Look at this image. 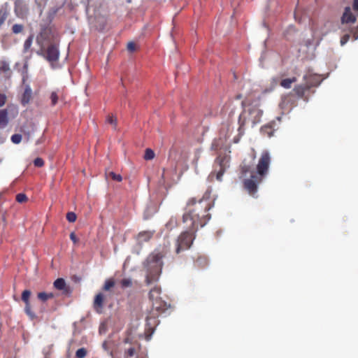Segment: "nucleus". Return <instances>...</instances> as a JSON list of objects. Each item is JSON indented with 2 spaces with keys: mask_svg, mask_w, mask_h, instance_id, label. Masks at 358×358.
Segmentation results:
<instances>
[{
  "mask_svg": "<svg viewBox=\"0 0 358 358\" xmlns=\"http://www.w3.org/2000/svg\"><path fill=\"white\" fill-rule=\"evenodd\" d=\"M210 194V192L206 191L202 198H191L187 201L182 221L187 227H190L192 231H197L199 227H203L210 219L208 213L212 208Z\"/></svg>",
  "mask_w": 358,
  "mask_h": 358,
  "instance_id": "nucleus-1",
  "label": "nucleus"
},
{
  "mask_svg": "<svg viewBox=\"0 0 358 358\" xmlns=\"http://www.w3.org/2000/svg\"><path fill=\"white\" fill-rule=\"evenodd\" d=\"M166 253V249H156L147 257L144 266L146 269L145 282L148 285L158 280L163 266L162 259Z\"/></svg>",
  "mask_w": 358,
  "mask_h": 358,
  "instance_id": "nucleus-2",
  "label": "nucleus"
},
{
  "mask_svg": "<svg viewBox=\"0 0 358 358\" xmlns=\"http://www.w3.org/2000/svg\"><path fill=\"white\" fill-rule=\"evenodd\" d=\"M263 111L257 106H255L248 109L243 110L238 117V131L241 134V130L247 123H250L252 127L255 126L261 122Z\"/></svg>",
  "mask_w": 358,
  "mask_h": 358,
  "instance_id": "nucleus-3",
  "label": "nucleus"
},
{
  "mask_svg": "<svg viewBox=\"0 0 358 358\" xmlns=\"http://www.w3.org/2000/svg\"><path fill=\"white\" fill-rule=\"evenodd\" d=\"M187 229L188 230L182 232L177 239L176 252L178 254L189 249L195 238L196 231H192L190 227H187Z\"/></svg>",
  "mask_w": 358,
  "mask_h": 358,
  "instance_id": "nucleus-4",
  "label": "nucleus"
},
{
  "mask_svg": "<svg viewBox=\"0 0 358 358\" xmlns=\"http://www.w3.org/2000/svg\"><path fill=\"white\" fill-rule=\"evenodd\" d=\"M36 54L44 57L50 63L57 62L59 57V51L56 44H50L47 48L43 45H41V48L36 51Z\"/></svg>",
  "mask_w": 358,
  "mask_h": 358,
  "instance_id": "nucleus-5",
  "label": "nucleus"
},
{
  "mask_svg": "<svg viewBox=\"0 0 358 358\" xmlns=\"http://www.w3.org/2000/svg\"><path fill=\"white\" fill-rule=\"evenodd\" d=\"M263 181L261 176L255 173L251 174L250 178L243 180V187L252 197H257L258 185Z\"/></svg>",
  "mask_w": 358,
  "mask_h": 358,
  "instance_id": "nucleus-6",
  "label": "nucleus"
},
{
  "mask_svg": "<svg viewBox=\"0 0 358 358\" xmlns=\"http://www.w3.org/2000/svg\"><path fill=\"white\" fill-rule=\"evenodd\" d=\"M270 163L271 156L269 152L266 150L263 151L257 165V173L255 174L261 176L264 179L268 173Z\"/></svg>",
  "mask_w": 358,
  "mask_h": 358,
  "instance_id": "nucleus-7",
  "label": "nucleus"
},
{
  "mask_svg": "<svg viewBox=\"0 0 358 358\" xmlns=\"http://www.w3.org/2000/svg\"><path fill=\"white\" fill-rule=\"evenodd\" d=\"M31 294V291L25 289L22 293V300L25 303L24 311L26 314L31 318L34 319L36 317L35 313L31 310L29 298Z\"/></svg>",
  "mask_w": 358,
  "mask_h": 358,
  "instance_id": "nucleus-8",
  "label": "nucleus"
},
{
  "mask_svg": "<svg viewBox=\"0 0 358 358\" xmlns=\"http://www.w3.org/2000/svg\"><path fill=\"white\" fill-rule=\"evenodd\" d=\"M53 286L56 289L62 291V294L65 296H69L72 292L71 287L66 283L64 278H57L55 280Z\"/></svg>",
  "mask_w": 358,
  "mask_h": 358,
  "instance_id": "nucleus-9",
  "label": "nucleus"
},
{
  "mask_svg": "<svg viewBox=\"0 0 358 358\" xmlns=\"http://www.w3.org/2000/svg\"><path fill=\"white\" fill-rule=\"evenodd\" d=\"M106 299V295L104 294L102 292L98 293L95 296L93 301V308L94 310L97 313H102L103 307H104V302Z\"/></svg>",
  "mask_w": 358,
  "mask_h": 358,
  "instance_id": "nucleus-10",
  "label": "nucleus"
},
{
  "mask_svg": "<svg viewBox=\"0 0 358 358\" xmlns=\"http://www.w3.org/2000/svg\"><path fill=\"white\" fill-rule=\"evenodd\" d=\"M303 79L306 84L310 85V88L318 85L321 82L320 76L316 74H306Z\"/></svg>",
  "mask_w": 358,
  "mask_h": 358,
  "instance_id": "nucleus-11",
  "label": "nucleus"
},
{
  "mask_svg": "<svg viewBox=\"0 0 358 358\" xmlns=\"http://www.w3.org/2000/svg\"><path fill=\"white\" fill-rule=\"evenodd\" d=\"M356 21V17L352 13L350 7H346L341 17V22L344 23H354Z\"/></svg>",
  "mask_w": 358,
  "mask_h": 358,
  "instance_id": "nucleus-12",
  "label": "nucleus"
},
{
  "mask_svg": "<svg viewBox=\"0 0 358 358\" xmlns=\"http://www.w3.org/2000/svg\"><path fill=\"white\" fill-rule=\"evenodd\" d=\"M51 33L50 28L44 27L41 28L39 34L37 36L36 42L38 45H43V41L49 39Z\"/></svg>",
  "mask_w": 358,
  "mask_h": 358,
  "instance_id": "nucleus-13",
  "label": "nucleus"
},
{
  "mask_svg": "<svg viewBox=\"0 0 358 358\" xmlns=\"http://www.w3.org/2000/svg\"><path fill=\"white\" fill-rule=\"evenodd\" d=\"M229 157L225 155H219L215 160V165L219 166V168H224L226 170L229 167Z\"/></svg>",
  "mask_w": 358,
  "mask_h": 358,
  "instance_id": "nucleus-14",
  "label": "nucleus"
},
{
  "mask_svg": "<svg viewBox=\"0 0 358 358\" xmlns=\"http://www.w3.org/2000/svg\"><path fill=\"white\" fill-rule=\"evenodd\" d=\"M152 303V309L157 312H164L169 307V305L162 298L155 300Z\"/></svg>",
  "mask_w": 358,
  "mask_h": 358,
  "instance_id": "nucleus-15",
  "label": "nucleus"
},
{
  "mask_svg": "<svg viewBox=\"0 0 358 358\" xmlns=\"http://www.w3.org/2000/svg\"><path fill=\"white\" fill-rule=\"evenodd\" d=\"M308 90H310V85H308L306 84L298 85L294 87V88L293 89V92L298 97L302 99L304 97L306 92H307Z\"/></svg>",
  "mask_w": 358,
  "mask_h": 358,
  "instance_id": "nucleus-16",
  "label": "nucleus"
},
{
  "mask_svg": "<svg viewBox=\"0 0 358 358\" xmlns=\"http://www.w3.org/2000/svg\"><path fill=\"white\" fill-rule=\"evenodd\" d=\"M154 231H143L138 233L137 239L139 242H148L153 236Z\"/></svg>",
  "mask_w": 358,
  "mask_h": 358,
  "instance_id": "nucleus-17",
  "label": "nucleus"
},
{
  "mask_svg": "<svg viewBox=\"0 0 358 358\" xmlns=\"http://www.w3.org/2000/svg\"><path fill=\"white\" fill-rule=\"evenodd\" d=\"M9 122L7 109H0V128L6 127Z\"/></svg>",
  "mask_w": 358,
  "mask_h": 358,
  "instance_id": "nucleus-18",
  "label": "nucleus"
},
{
  "mask_svg": "<svg viewBox=\"0 0 358 358\" xmlns=\"http://www.w3.org/2000/svg\"><path fill=\"white\" fill-rule=\"evenodd\" d=\"M32 97V90L29 85H27L22 97V103L24 106L27 104Z\"/></svg>",
  "mask_w": 358,
  "mask_h": 358,
  "instance_id": "nucleus-19",
  "label": "nucleus"
},
{
  "mask_svg": "<svg viewBox=\"0 0 358 358\" xmlns=\"http://www.w3.org/2000/svg\"><path fill=\"white\" fill-rule=\"evenodd\" d=\"M275 132V129L272 124H266L263 126L261 128V133L263 136H266L267 137H271L273 136V134Z\"/></svg>",
  "mask_w": 358,
  "mask_h": 358,
  "instance_id": "nucleus-20",
  "label": "nucleus"
},
{
  "mask_svg": "<svg viewBox=\"0 0 358 358\" xmlns=\"http://www.w3.org/2000/svg\"><path fill=\"white\" fill-rule=\"evenodd\" d=\"M161 294V288L159 287L155 286L153 287L149 293L150 299L152 301L160 299Z\"/></svg>",
  "mask_w": 358,
  "mask_h": 358,
  "instance_id": "nucleus-21",
  "label": "nucleus"
},
{
  "mask_svg": "<svg viewBox=\"0 0 358 358\" xmlns=\"http://www.w3.org/2000/svg\"><path fill=\"white\" fill-rule=\"evenodd\" d=\"M297 79L296 77L291 78H285L281 80L280 85L285 89H289L292 87V84L296 82Z\"/></svg>",
  "mask_w": 358,
  "mask_h": 358,
  "instance_id": "nucleus-22",
  "label": "nucleus"
},
{
  "mask_svg": "<svg viewBox=\"0 0 358 358\" xmlns=\"http://www.w3.org/2000/svg\"><path fill=\"white\" fill-rule=\"evenodd\" d=\"M60 94H61V92L59 90L52 91L50 93V99L51 100V105L52 106H55L58 103V100H59Z\"/></svg>",
  "mask_w": 358,
  "mask_h": 358,
  "instance_id": "nucleus-23",
  "label": "nucleus"
},
{
  "mask_svg": "<svg viewBox=\"0 0 358 358\" xmlns=\"http://www.w3.org/2000/svg\"><path fill=\"white\" fill-rule=\"evenodd\" d=\"M137 349L134 347L129 348L124 352V358H137Z\"/></svg>",
  "mask_w": 358,
  "mask_h": 358,
  "instance_id": "nucleus-24",
  "label": "nucleus"
},
{
  "mask_svg": "<svg viewBox=\"0 0 358 358\" xmlns=\"http://www.w3.org/2000/svg\"><path fill=\"white\" fill-rule=\"evenodd\" d=\"M38 299H40L42 301H46L47 300L50 299H52L55 297V295L53 293H46V292H39L37 295Z\"/></svg>",
  "mask_w": 358,
  "mask_h": 358,
  "instance_id": "nucleus-25",
  "label": "nucleus"
},
{
  "mask_svg": "<svg viewBox=\"0 0 358 358\" xmlns=\"http://www.w3.org/2000/svg\"><path fill=\"white\" fill-rule=\"evenodd\" d=\"M34 40V36L30 35L24 41V45H23V52L25 53L27 52L30 48L32 45Z\"/></svg>",
  "mask_w": 358,
  "mask_h": 358,
  "instance_id": "nucleus-26",
  "label": "nucleus"
},
{
  "mask_svg": "<svg viewBox=\"0 0 358 358\" xmlns=\"http://www.w3.org/2000/svg\"><path fill=\"white\" fill-rule=\"evenodd\" d=\"M115 286V280L113 278H109L105 281V283L103 286V291H110L111 288Z\"/></svg>",
  "mask_w": 358,
  "mask_h": 358,
  "instance_id": "nucleus-27",
  "label": "nucleus"
},
{
  "mask_svg": "<svg viewBox=\"0 0 358 358\" xmlns=\"http://www.w3.org/2000/svg\"><path fill=\"white\" fill-rule=\"evenodd\" d=\"M122 288L131 287L133 285L132 280L130 278H124L120 281Z\"/></svg>",
  "mask_w": 358,
  "mask_h": 358,
  "instance_id": "nucleus-28",
  "label": "nucleus"
},
{
  "mask_svg": "<svg viewBox=\"0 0 358 358\" xmlns=\"http://www.w3.org/2000/svg\"><path fill=\"white\" fill-rule=\"evenodd\" d=\"M106 122L113 126L114 129L117 127V118L113 115H109L106 118Z\"/></svg>",
  "mask_w": 358,
  "mask_h": 358,
  "instance_id": "nucleus-29",
  "label": "nucleus"
},
{
  "mask_svg": "<svg viewBox=\"0 0 358 358\" xmlns=\"http://www.w3.org/2000/svg\"><path fill=\"white\" fill-rule=\"evenodd\" d=\"M155 157V152L152 150L147 148L145 151L144 159L145 160H151Z\"/></svg>",
  "mask_w": 358,
  "mask_h": 358,
  "instance_id": "nucleus-30",
  "label": "nucleus"
},
{
  "mask_svg": "<svg viewBox=\"0 0 358 358\" xmlns=\"http://www.w3.org/2000/svg\"><path fill=\"white\" fill-rule=\"evenodd\" d=\"M87 355V350L84 348L78 349L76 352V357L77 358H85Z\"/></svg>",
  "mask_w": 358,
  "mask_h": 358,
  "instance_id": "nucleus-31",
  "label": "nucleus"
},
{
  "mask_svg": "<svg viewBox=\"0 0 358 358\" xmlns=\"http://www.w3.org/2000/svg\"><path fill=\"white\" fill-rule=\"evenodd\" d=\"M108 176L109 177L111 178V179H113V180H115V181H117V182H121L122 180V177L121 175L120 174H117L113 171L110 172L108 173Z\"/></svg>",
  "mask_w": 358,
  "mask_h": 358,
  "instance_id": "nucleus-32",
  "label": "nucleus"
},
{
  "mask_svg": "<svg viewBox=\"0 0 358 358\" xmlns=\"http://www.w3.org/2000/svg\"><path fill=\"white\" fill-rule=\"evenodd\" d=\"M22 141V135L15 134L11 136V141L15 144H18Z\"/></svg>",
  "mask_w": 358,
  "mask_h": 358,
  "instance_id": "nucleus-33",
  "label": "nucleus"
},
{
  "mask_svg": "<svg viewBox=\"0 0 358 358\" xmlns=\"http://www.w3.org/2000/svg\"><path fill=\"white\" fill-rule=\"evenodd\" d=\"M16 201L18 203H23L27 201V196L26 194L20 193L16 195Z\"/></svg>",
  "mask_w": 358,
  "mask_h": 358,
  "instance_id": "nucleus-34",
  "label": "nucleus"
},
{
  "mask_svg": "<svg viewBox=\"0 0 358 358\" xmlns=\"http://www.w3.org/2000/svg\"><path fill=\"white\" fill-rule=\"evenodd\" d=\"M77 216L73 212H69L66 214V220L69 222H74L76 220Z\"/></svg>",
  "mask_w": 358,
  "mask_h": 358,
  "instance_id": "nucleus-35",
  "label": "nucleus"
},
{
  "mask_svg": "<svg viewBox=\"0 0 358 358\" xmlns=\"http://www.w3.org/2000/svg\"><path fill=\"white\" fill-rule=\"evenodd\" d=\"M23 30V26L22 24H15L12 27V31L14 34H19Z\"/></svg>",
  "mask_w": 358,
  "mask_h": 358,
  "instance_id": "nucleus-36",
  "label": "nucleus"
},
{
  "mask_svg": "<svg viewBox=\"0 0 358 358\" xmlns=\"http://www.w3.org/2000/svg\"><path fill=\"white\" fill-rule=\"evenodd\" d=\"M34 164L36 167H42L44 165V161L42 158L37 157L34 160Z\"/></svg>",
  "mask_w": 358,
  "mask_h": 358,
  "instance_id": "nucleus-37",
  "label": "nucleus"
},
{
  "mask_svg": "<svg viewBox=\"0 0 358 358\" xmlns=\"http://www.w3.org/2000/svg\"><path fill=\"white\" fill-rule=\"evenodd\" d=\"M0 71L2 72H8L10 71V67L8 63L2 62L0 66Z\"/></svg>",
  "mask_w": 358,
  "mask_h": 358,
  "instance_id": "nucleus-38",
  "label": "nucleus"
},
{
  "mask_svg": "<svg viewBox=\"0 0 358 358\" xmlns=\"http://www.w3.org/2000/svg\"><path fill=\"white\" fill-rule=\"evenodd\" d=\"M226 170L224 169V168H220L217 171L216 173V178L217 180L221 181L223 174L224 173Z\"/></svg>",
  "mask_w": 358,
  "mask_h": 358,
  "instance_id": "nucleus-39",
  "label": "nucleus"
},
{
  "mask_svg": "<svg viewBox=\"0 0 358 358\" xmlns=\"http://www.w3.org/2000/svg\"><path fill=\"white\" fill-rule=\"evenodd\" d=\"M7 101V96L5 94L0 92V108L3 106Z\"/></svg>",
  "mask_w": 358,
  "mask_h": 358,
  "instance_id": "nucleus-40",
  "label": "nucleus"
},
{
  "mask_svg": "<svg viewBox=\"0 0 358 358\" xmlns=\"http://www.w3.org/2000/svg\"><path fill=\"white\" fill-rule=\"evenodd\" d=\"M350 35L349 34L343 35L341 38V45H344L350 40Z\"/></svg>",
  "mask_w": 358,
  "mask_h": 358,
  "instance_id": "nucleus-41",
  "label": "nucleus"
},
{
  "mask_svg": "<svg viewBox=\"0 0 358 358\" xmlns=\"http://www.w3.org/2000/svg\"><path fill=\"white\" fill-rule=\"evenodd\" d=\"M6 17H7L6 13L1 10L0 11V27L3 24Z\"/></svg>",
  "mask_w": 358,
  "mask_h": 358,
  "instance_id": "nucleus-42",
  "label": "nucleus"
},
{
  "mask_svg": "<svg viewBox=\"0 0 358 358\" xmlns=\"http://www.w3.org/2000/svg\"><path fill=\"white\" fill-rule=\"evenodd\" d=\"M351 34L355 41L358 38V26L351 29Z\"/></svg>",
  "mask_w": 358,
  "mask_h": 358,
  "instance_id": "nucleus-43",
  "label": "nucleus"
},
{
  "mask_svg": "<svg viewBox=\"0 0 358 358\" xmlns=\"http://www.w3.org/2000/svg\"><path fill=\"white\" fill-rule=\"evenodd\" d=\"M176 223H177V221L175 218H171L170 220L168 222V223L166 224V227H170V228H172L175 225H176Z\"/></svg>",
  "mask_w": 358,
  "mask_h": 358,
  "instance_id": "nucleus-44",
  "label": "nucleus"
},
{
  "mask_svg": "<svg viewBox=\"0 0 358 358\" xmlns=\"http://www.w3.org/2000/svg\"><path fill=\"white\" fill-rule=\"evenodd\" d=\"M241 174L243 176H245L248 172L250 171V166L247 165L242 166L241 168Z\"/></svg>",
  "mask_w": 358,
  "mask_h": 358,
  "instance_id": "nucleus-45",
  "label": "nucleus"
},
{
  "mask_svg": "<svg viewBox=\"0 0 358 358\" xmlns=\"http://www.w3.org/2000/svg\"><path fill=\"white\" fill-rule=\"evenodd\" d=\"M127 50L130 52H133L136 50V44L134 42H129L127 44Z\"/></svg>",
  "mask_w": 358,
  "mask_h": 358,
  "instance_id": "nucleus-46",
  "label": "nucleus"
},
{
  "mask_svg": "<svg viewBox=\"0 0 358 358\" xmlns=\"http://www.w3.org/2000/svg\"><path fill=\"white\" fill-rule=\"evenodd\" d=\"M70 238L74 243L78 242V238L73 232L71 233Z\"/></svg>",
  "mask_w": 358,
  "mask_h": 358,
  "instance_id": "nucleus-47",
  "label": "nucleus"
},
{
  "mask_svg": "<svg viewBox=\"0 0 358 358\" xmlns=\"http://www.w3.org/2000/svg\"><path fill=\"white\" fill-rule=\"evenodd\" d=\"M203 262L204 263H206V259H205V258L199 257V258H198V259L195 261V262H194L195 265H196V266H198V264H199V262Z\"/></svg>",
  "mask_w": 358,
  "mask_h": 358,
  "instance_id": "nucleus-48",
  "label": "nucleus"
},
{
  "mask_svg": "<svg viewBox=\"0 0 358 358\" xmlns=\"http://www.w3.org/2000/svg\"><path fill=\"white\" fill-rule=\"evenodd\" d=\"M352 7L355 10L358 11V0H354Z\"/></svg>",
  "mask_w": 358,
  "mask_h": 358,
  "instance_id": "nucleus-49",
  "label": "nucleus"
},
{
  "mask_svg": "<svg viewBox=\"0 0 358 358\" xmlns=\"http://www.w3.org/2000/svg\"><path fill=\"white\" fill-rule=\"evenodd\" d=\"M150 320H151V317H147L146 320H147V322H148V324H150Z\"/></svg>",
  "mask_w": 358,
  "mask_h": 358,
  "instance_id": "nucleus-50",
  "label": "nucleus"
},
{
  "mask_svg": "<svg viewBox=\"0 0 358 358\" xmlns=\"http://www.w3.org/2000/svg\"><path fill=\"white\" fill-rule=\"evenodd\" d=\"M214 176V173H211L210 175H209V178H212Z\"/></svg>",
  "mask_w": 358,
  "mask_h": 358,
  "instance_id": "nucleus-51",
  "label": "nucleus"
},
{
  "mask_svg": "<svg viewBox=\"0 0 358 358\" xmlns=\"http://www.w3.org/2000/svg\"><path fill=\"white\" fill-rule=\"evenodd\" d=\"M164 174H165V169H163V173H162V177H164Z\"/></svg>",
  "mask_w": 358,
  "mask_h": 358,
  "instance_id": "nucleus-52",
  "label": "nucleus"
},
{
  "mask_svg": "<svg viewBox=\"0 0 358 358\" xmlns=\"http://www.w3.org/2000/svg\"><path fill=\"white\" fill-rule=\"evenodd\" d=\"M137 358H143V357H138Z\"/></svg>",
  "mask_w": 358,
  "mask_h": 358,
  "instance_id": "nucleus-53",
  "label": "nucleus"
}]
</instances>
